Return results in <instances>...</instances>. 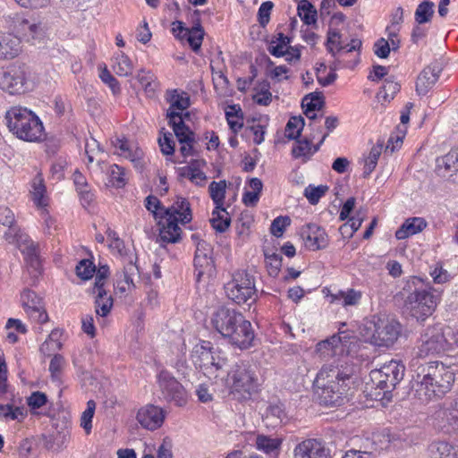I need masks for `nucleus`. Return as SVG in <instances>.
I'll return each instance as SVG.
<instances>
[{"label": "nucleus", "instance_id": "nucleus-45", "mask_svg": "<svg viewBox=\"0 0 458 458\" xmlns=\"http://www.w3.org/2000/svg\"><path fill=\"white\" fill-rule=\"evenodd\" d=\"M109 182L115 188H123L126 182V171L123 166L112 165L107 172Z\"/></svg>", "mask_w": 458, "mask_h": 458}, {"label": "nucleus", "instance_id": "nucleus-43", "mask_svg": "<svg viewBox=\"0 0 458 458\" xmlns=\"http://www.w3.org/2000/svg\"><path fill=\"white\" fill-rule=\"evenodd\" d=\"M304 125L305 120L301 115L291 117L285 126V136L289 140L299 139Z\"/></svg>", "mask_w": 458, "mask_h": 458}, {"label": "nucleus", "instance_id": "nucleus-21", "mask_svg": "<svg viewBox=\"0 0 458 458\" xmlns=\"http://www.w3.org/2000/svg\"><path fill=\"white\" fill-rule=\"evenodd\" d=\"M215 349L208 341H202L197 344L192 351V360L196 367L201 369H211V364H214Z\"/></svg>", "mask_w": 458, "mask_h": 458}, {"label": "nucleus", "instance_id": "nucleus-35", "mask_svg": "<svg viewBox=\"0 0 458 458\" xmlns=\"http://www.w3.org/2000/svg\"><path fill=\"white\" fill-rule=\"evenodd\" d=\"M4 118L8 128L15 129V124L18 122L29 124V109L27 107L13 106L6 112Z\"/></svg>", "mask_w": 458, "mask_h": 458}, {"label": "nucleus", "instance_id": "nucleus-31", "mask_svg": "<svg viewBox=\"0 0 458 458\" xmlns=\"http://www.w3.org/2000/svg\"><path fill=\"white\" fill-rule=\"evenodd\" d=\"M208 191L210 198L216 205L215 208L226 212L225 208L223 207L226 192V181L221 180L219 182H211L208 186Z\"/></svg>", "mask_w": 458, "mask_h": 458}, {"label": "nucleus", "instance_id": "nucleus-5", "mask_svg": "<svg viewBox=\"0 0 458 458\" xmlns=\"http://www.w3.org/2000/svg\"><path fill=\"white\" fill-rule=\"evenodd\" d=\"M225 384L233 397L241 402L250 400L260 386L255 368L246 360H239L231 366Z\"/></svg>", "mask_w": 458, "mask_h": 458}, {"label": "nucleus", "instance_id": "nucleus-60", "mask_svg": "<svg viewBox=\"0 0 458 458\" xmlns=\"http://www.w3.org/2000/svg\"><path fill=\"white\" fill-rule=\"evenodd\" d=\"M273 7L274 4L271 1H266L259 6L258 11V21L262 28H265L268 24Z\"/></svg>", "mask_w": 458, "mask_h": 458}, {"label": "nucleus", "instance_id": "nucleus-8", "mask_svg": "<svg viewBox=\"0 0 458 458\" xmlns=\"http://www.w3.org/2000/svg\"><path fill=\"white\" fill-rule=\"evenodd\" d=\"M404 373L405 366L392 360L379 369L371 371L370 377L376 387L383 391L384 397L389 399V395L403 379Z\"/></svg>", "mask_w": 458, "mask_h": 458}, {"label": "nucleus", "instance_id": "nucleus-50", "mask_svg": "<svg viewBox=\"0 0 458 458\" xmlns=\"http://www.w3.org/2000/svg\"><path fill=\"white\" fill-rule=\"evenodd\" d=\"M221 209L215 208L212 212V218L210 223L212 227L218 233H225L231 224V218L228 216V213L225 212L226 216L221 215Z\"/></svg>", "mask_w": 458, "mask_h": 458}, {"label": "nucleus", "instance_id": "nucleus-62", "mask_svg": "<svg viewBox=\"0 0 458 458\" xmlns=\"http://www.w3.org/2000/svg\"><path fill=\"white\" fill-rule=\"evenodd\" d=\"M143 156V150L137 146H133L128 154H125L124 157L130 159L136 169L141 170L144 165Z\"/></svg>", "mask_w": 458, "mask_h": 458}, {"label": "nucleus", "instance_id": "nucleus-20", "mask_svg": "<svg viewBox=\"0 0 458 458\" xmlns=\"http://www.w3.org/2000/svg\"><path fill=\"white\" fill-rule=\"evenodd\" d=\"M293 454L294 458H328V452L316 439H306L298 444Z\"/></svg>", "mask_w": 458, "mask_h": 458}, {"label": "nucleus", "instance_id": "nucleus-26", "mask_svg": "<svg viewBox=\"0 0 458 458\" xmlns=\"http://www.w3.org/2000/svg\"><path fill=\"white\" fill-rule=\"evenodd\" d=\"M4 238L9 243L16 244L23 257L25 264H29L28 235L16 226H11L4 233Z\"/></svg>", "mask_w": 458, "mask_h": 458}, {"label": "nucleus", "instance_id": "nucleus-16", "mask_svg": "<svg viewBox=\"0 0 458 458\" xmlns=\"http://www.w3.org/2000/svg\"><path fill=\"white\" fill-rule=\"evenodd\" d=\"M166 118L168 119V124L173 128L174 135L180 144L195 142V133L185 124L181 113L167 110Z\"/></svg>", "mask_w": 458, "mask_h": 458}, {"label": "nucleus", "instance_id": "nucleus-33", "mask_svg": "<svg viewBox=\"0 0 458 458\" xmlns=\"http://www.w3.org/2000/svg\"><path fill=\"white\" fill-rule=\"evenodd\" d=\"M282 439L259 435L256 438L257 448L267 454H277L281 448Z\"/></svg>", "mask_w": 458, "mask_h": 458}, {"label": "nucleus", "instance_id": "nucleus-14", "mask_svg": "<svg viewBox=\"0 0 458 458\" xmlns=\"http://www.w3.org/2000/svg\"><path fill=\"white\" fill-rule=\"evenodd\" d=\"M434 424L441 431L451 434L458 429V399L445 402L433 415Z\"/></svg>", "mask_w": 458, "mask_h": 458}, {"label": "nucleus", "instance_id": "nucleus-44", "mask_svg": "<svg viewBox=\"0 0 458 458\" xmlns=\"http://www.w3.org/2000/svg\"><path fill=\"white\" fill-rule=\"evenodd\" d=\"M114 71L119 76H128L131 74L133 65L129 58L123 52H120L114 58Z\"/></svg>", "mask_w": 458, "mask_h": 458}, {"label": "nucleus", "instance_id": "nucleus-52", "mask_svg": "<svg viewBox=\"0 0 458 458\" xmlns=\"http://www.w3.org/2000/svg\"><path fill=\"white\" fill-rule=\"evenodd\" d=\"M327 191V185L313 186L310 184L304 190V196L311 205H316Z\"/></svg>", "mask_w": 458, "mask_h": 458}, {"label": "nucleus", "instance_id": "nucleus-42", "mask_svg": "<svg viewBox=\"0 0 458 458\" xmlns=\"http://www.w3.org/2000/svg\"><path fill=\"white\" fill-rule=\"evenodd\" d=\"M383 148V143H377L376 146H373L369 151L368 157L365 159L364 170H363V177L367 178L370 175V174L375 170L377 160L381 155Z\"/></svg>", "mask_w": 458, "mask_h": 458}, {"label": "nucleus", "instance_id": "nucleus-64", "mask_svg": "<svg viewBox=\"0 0 458 458\" xmlns=\"http://www.w3.org/2000/svg\"><path fill=\"white\" fill-rule=\"evenodd\" d=\"M65 360L63 355L61 354H55L51 359L50 364H49V371L51 372V375L53 377H58L64 367Z\"/></svg>", "mask_w": 458, "mask_h": 458}, {"label": "nucleus", "instance_id": "nucleus-4", "mask_svg": "<svg viewBox=\"0 0 458 458\" xmlns=\"http://www.w3.org/2000/svg\"><path fill=\"white\" fill-rule=\"evenodd\" d=\"M162 218L165 221L158 222L159 234L157 242L161 247H165L167 243H176L181 241L182 229L178 223L185 225L192 219L191 204L187 199L177 197L175 201L170 207L163 208Z\"/></svg>", "mask_w": 458, "mask_h": 458}, {"label": "nucleus", "instance_id": "nucleus-59", "mask_svg": "<svg viewBox=\"0 0 458 458\" xmlns=\"http://www.w3.org/2000/svg\"><path fill=\"white\" fill-rule=\"evenodd\" d=\"M429 275L437 284H443L451 278L450 274L439 263L430 267Z\"/></svg>", "mask_w": 458, "mask_h": 458}, {"label": "nucleus", "instance_id": "nucleus-19", "mask_svg": "<svg viewBox=\"0 0 458 458\" xmlns=\"http://www.w3.org/2000/svg\"><path fill=\"white\" fill-rule=\"evenodd\" d=\"M442 72V66L439 63H431L423 69L420 73L416 81V91L419 95H426L429 89L435 85Z\"/></svg>", "mask_w": 458, "mask_h": 458}, {"label": "nucleus", "instance_id": "nucleus-55", "mask_svg": "<svg viewBox=\"0 0 458 458\" xmlns=\"http://www.w3.org/2000/svg\"><path fill=\"white\" fill-rule=\"evenodd\" d=\"M0 402V417L11 420H19L23 417V411L20 407L14 406L13 403H3Z\"/></svg>", "mask_w": 458, "mask_h": 458}, {"label": "nucleus", "instance_id": "nucleus-6", "mask_svg": "<svg viewBox=\"0 0 458 458\" xmlns=\"http://www.w3.org/2000/svg\"><path fill=\"white\" fill-rule=\"evenodd\" d=\"M402 325L394 318L373 316L366 324L370 332V344L377 347H392L402 333Z\"/></svg>", "mask_w": 458, "mask_h": 458}, {"label": "nucleus", "instance_id": "nucleus-40", "mask_svg": "<svg viewBox=\"0 0 458 458\" xmlns=\"http://www.w3.org/2000/svg\"><path fill=\"white\" fill-rule=\"evenodd\" d=\"M297 146L292 149V154L294 158L303 157L306 162L313 156L312 153V139L304 138L302 140H295Z\"/></svg>", "mask_w": 458, "mask_h": 458}, {"label": "nucleus", "instance_id": "nucleus-10", "mask_svg": "<svg viewBox=\"0 0 458 458\" xmlns=\"http://www.w3.org/2000/svg\"><path fill=\"white\" fill-rule=\"evenodd\" d=\"M31 186L32 191H30V199L33 202V206L38 210L40 217L44 220L47 226L49 227L53 222L50 215L51 199L40 173H38L34 177Z\"/></svg>", "mask_w": 458, "mask_h": 458}, {"label": "nucleus", "instance_id": "nucleus-48", "mask_svg": "<svg viewBox=\"0 0 458 458\" xmlns=\"http://www.w3.org/2000/svg\"><path fill=\"white\" fill-rule=\"evenodd\" d=\"M166 101L170 103L168 110L174 111H183L187 109L191 104L189 97L179 95L176 89L167 93Z\"/></svg>", "mask_w": 458, "mask_h": 458}, {"label": "nucleus", "instance_id": "nucleus-2", "mask_svg": "<svg viewBox=\"0 0 458 458\" xmlns=\"http://www.w3.org/2000/svg\"><path fill=\"white\" fill-rule=\"evenodd\" d=\"M454 378V371L438 361L419 365L412 376L413 387L422 401L443 397L451 390Z\"/></svg>", "mask_w": 458, "mask_h": 458}, {"label": "nucleus", "instance_id": "nucleus-22", "mask_svg": "<svg viewBox=\"0 0 458 458\" xmlns=\"http://www.w3.org/2000/svg\"><path fill=\"white\" fill-rule=\"evenodd\" d=\"M69 439L70 434L65 431H57L49 436L41 434L39 437L34 438L36 445L42 444L46 450L55 453L63 451L66 447Z\"/></svg>", "mask_w": 458, "mask_h": 458}, {"label": "nucleus", "instance_id": "nucleus-25", "mask_svg": "<svg viewBox=\"0 0 458 458\" xmlns=\"http://www.w3.org/2000/svg\"><path fill=\"white\" fill-rule=\"evenodd\" d=\"M21 39L19 36L6 34L0 37V60L12 59L21 52Z\"/></svg>", "mask_w": 458, "mask_h": 458}, {"label": "nucleus", "instance_id": "nucleus-63", "mask_svg": "<svg viewBox=\"0 0 458 458\" xmlns=\"http://www.w3.org/2000/svg\"><path fill=\"white\" fill-rule=\"evenodd\" d=\"M373 50L377 57L387 58L392 49L388 41L381 38L374 43Z\"/></svg>", "mask_w": 458, "mask_h": 458}, {"label": "nucleus", "instance_id": "nucleus-36", "mask_svg": "<svg viewBox=\"0 0 458 458\" xmlns=\"http://www.w3.org/2000/svg\"><path fill=\"white\" fill-rule=\"evenodd\" d=\"M49 403L47 395L40 391H34L30 393V416H38L40 414L52 417L51 409L46 412H39L38 409H40Z\"/></svg>", "mask_w": 458, "mask_h": 458}, {"label": "nucleus", "instance_id": "nucleus-61", "mask_svg": "<svg viewBox=\"0 0 458 458\" xmlns=\"http://www.w3.org/2000/svg\"><path fill=\"white\" fill-rule=\"evenodd\" d=\"M265 258L267 266L269 267V274L277 276L282 267V256L275 252L272 254L265 252Z\"/></svg>", "mask_w": 458, "mask_h": 458}, {"label": "nucleus", "instance_id": "nucleus-13", "mask_svg": "<svg viewBox=\"0 0 458 458\" xmlns=\"http://www.w3.org/2000/svg\"><path fill=\"white\" fill-rule=\"evenodd\" d=\"M243 314L234 308L226 305L217 307L212 313L210 324L212 327L222 336L229 334L235 324L242 319Z\"/></svg>", "mask_w": 458, "mask_h": 458}, {"label": "nucleus", "instance_id": "nucleus-51", "mask_svg": "<svg viewBox=\"0 0 458 458\" xmlns=\"http://www.w3.org/2000/svg\"><path fill=\"white\" fill-rule=\"evenodd\" d=\"M204 35V30H195L191 28L188 31H186V34L184 35V39L188 42L191 50L196 54H198L200 50Z\"/></svg>", "mask_w": 458, "mask_h": 458}, {"label": "nucleus", "instance_id": "nucleus-47", "mask_svg": "<svg viewBox=\"0 0 458 458\" xmlns=\"http://www.w3.org/2000/svg\"><path fill=\"white\" fill-rule=\"evenodd\" d=\"M401 85L394 81V76L386 78L384 84L377 93V98H382L386 101L392 100L395 94L399 92Z\"/></svg>", "mask_w": 458, "mask_h": 458}, {"label": "nucleus", "instance_id": "nucleus-23", "mask_svg": "<svg viewBox=\"0 0 458 458\" xmlns=\"http://www.w3.org/2000/svg\"><path fill=\"white\" fill-rule=\"evenodd\" d=\"M45 259L39 244L30 241V286H35L42 278Z\"/></svg>", "mask_w": 458, "mask_h": 458}, {"label": "nucleus", "instance_id": "nucleus-34", "mask_svg": "<svg viewBox=\"0 0 458 458\" xmlns=\"http://www.w3.org/2000/svg\"><path fill=\"white\" fill-rule=\"evenodd\" d=\"M194 267L197 281H200L204 275L209 276H213L216 272L215 261L213 257H203L194 259Z\"/></svg>", "mask_w": 458, "mask_h": 458}, {"label": "nucleus", "instance_id": "nucleus-37", "mask_svg": "<svg viewBox=\"0 0 458 458\" xmlns=\"http://www.w3.org/2000/svg\"><path fill=\"white\" fill-rule=\"evenodd\" d=\"M297 11L303 23L307 25L316 23L318 12L310 2L308 0H301L298 4Z\"/></svg>", "mask_w": 458, "mask_h": 458}, {"label": "nucleus", "instance_id": "nucleus-1", "mask_svg": "<svg viewBox=\"0 0 458 458\" xmlns=\"http://www.w3.org/2000/svg\"><path fill=\"white\" fill-rule=\"evenodd\" d=\"M354 373L355 366L347 361L324 365L315 380L318 403L327 407L343 405L348 400Z\"/></svg>", "mask_w": 458, "mask_h": 458}, {"label": "nucleus", "instance_id": "nucleus-24", "mask_svg": "<svg viewBox=\"0 0 458 458\" xmlns=\"http://www.w3.org/2000/svg\"><path fill=\"white\" fill-rule=\"evenodd\" d=\"M436 171L438 175L453 176L458 179V148L451 149L446 155L437 158Z\"/></svg>", "mask_w": 458, "mask_h": 458}, {"label": "nucleus", "instance_id": "nucleus-27", "mask_svg": "<svg viewBox=\"0 0 458 458\" xmlns=\"http://www.w3.org/2000/svg\"><path fill=\"white\" fill-rule=\"evenodd\" d=\"M427 226V222L422 217H410L395 232L398 240H404L413 234L421 232Z\"/></svg>", "mask_w": 458, "mask_h": 458}, {"label": "nucleus", "instance_id": "nucleus-11", "mask_svg": "<svg viewBox=\"0 0 458 458\" xmlns=\"http://www.w3.org/2000/svg\"><path fill=\"white\" fill-rule=\"evenodd\" d=\"M223 339L232 346L247 350L254 346L255 332L251 323L243 315Z\"/></svg>", "mask_w": 458, "mask_h": 458}, {"label": "nucleus", "instance_id": "nucleus-30", "mask_svg": "<svg viewBox=\"0 0 458 458\" xmlns=\"http://www.w3.org/2000/svg\"><path fill=\"white\" fill-rule=\"evenodd\" d=\"M325 106V98L321 91H314L307 94L301 100V107L305 115L319 111Z\"/></svg>", "mask_w": 458, "mask_h": 458}, {"label": "nucleus", "instance_id": "nucleus-17", "mask_svg": "<svg viewBox=\"0 0 458 458\" xmlns=\"http://www.w3.org/2000/svg\"><path fill=\"white\" fill-rule=\"evenodd\" d=\"M0 88L10 94H20L25 91V77L16 68L0 69Z\"/></svg>", "mask_w": 458, "mask_h": 458}, {"label": "nucleus", "instance_id": "nucleus-54", "mask_svg": "<svg viewBox=\"0 0 458 458\" xmlns=\"http://www.w3.org/2000/svg\"><path fill=\"white\" fill-rule=\"evenodd\" d=\"M96 410V403L93 400H89L87 403V408L82 412L81 419V426L87 434H89L92 428V419Z\"/></svg>", "mask_w": 458, "mask_h": 458}, {"label": "nucleus", "instance_id": "nucleus-9", "mask_svg": "<svg viewBox=\"0 0 458 458\" xmlns=\"http://www.w3.org/2000/svg\"><path fill=\"white\" fill-rule=\"evenodd\" d=\"M157 383L162 395L168 403L183 407L188 401L187 391L183 386L167 370H161L157 376Z\"/></svg>", "mask_w": 458, "mask_h": 458}, {"label": "nucleus", "instance_id": "nucleus-29", "mask_svg": "<svg viewBox=\"0 0 458 458\" xmlns=\"http://www.w3.org/2000/svg\"><path fill=\"white\" fill-rule=\"evenodd\" d=\"M95 297V311L98 316L106 317L113 307V298L107 295L106 289H93Z\"/></svg>", "mask_w": 458, "mask_h": 458}, {"label": "nucleus", "instance_id": "nucleus-18", "mask_svg": "<svg viewBox=\"0 0 458 458\" xmlns=\"http://www.w3.org/2000/svg\"><path fill=\"white\" fill-rule=\"evenodd\" d=\"M165 414L161 408L148 404L139 410L137 413L138 422L148 430L160 428L164 422Z\"/></svg>", "mask_w": 458, "mask_h": 458}, {"label": "nucleus", "instance_id": "nucleus-15", "mask_svg": "<svg viewBox=\"0 0 458 458\" xmlns=\"http://www.w3.org/2000/svg\"><path fill=\"white\" fill-rule=\"evenodd\" d=\"M300 233L305 242V246L310 250L325 249L329 243L325 229L317 224L310 223L302 225Z\"/></svg>", "mask_w": 458, "mask_h": 458}, {"label": "nucleus", "instance_id": "nucleus-56", "mask_svg": "<svg viewBox=\"0 0 458 458\" xmlns=\"http://www.w3.org/2000/svg\"><path fill=\"white\" fill-rule=\"evenodd\" d=\"M291 224L289 216H280L275 218L270 225V233L276 237H281L287 226Z\"/></svg>", "mask_w": 458, "mask_h": 458}, {"label": "nucleus", "instance_id": "nucleus-46", "mask_svg": "<svg viewBox=\"0 0 458 458\" xmlns=\"http://www.w3.org/2000/svg\"><path fill=\"white\" fill-rule=\"evenodd\" d=\"M30 319L39 324L47 323L49 318L42 299L38 298L37 301L30 300Z\"/></svg>", "mask_w": 458, "mask_h": 458}, {"label": "nucleus", "instance_id": "nucleus-12", "mask_svg": "<svg viewBox=\"0 0 458 458\" xmlns=\"http://www.w3.org/2000/svg\"><path fill=\"white\" fill-rule=\"evenodd\" d=\"M419 346L420 356L440 353L446 350V339L444 336V327L435 325L428 327L420 335Z\"/></svg>", "mask_w": 458, "mask_h": 458}, {"label": "nucleus", "instance_id": "nucleus-38", "mask_svg": "<svg viewBox=\"0 0 458 458\" xmlns=\"http://www.w3.org/2000/svg\"><path fill=\"white\" fill-rule=\"evenodd\" d=\"M47 136L42 121L30 110V142H43Z\"/></svg>", "mask_w": 458, "mask_h": 458}, {"label": "nucleus", "instance_id": "nucleus-57", "mask_svg": "<svg viewBox=\"0 0 458 458\" xmlns=\"http://www.w3.org/2000/svg\"><path fill=\"white\" fill-rule=\"evenodd\" d=\"M99 77L101 81L110 88L114 95L120 94L121 87L119 81L111 74L106 66L100 72Z\"/></svg>", "mask_w": 458, "mask_h": 458}, {"label": "nucleus", "instance_id": "nucleus-49", "mask_svg": "<svg viewBox=\"0 0 458 458\" xmlns=\"http://www.w3.org/2000/svg\"><path fill=\"white\" fill-rule=\"evenodd\" d=\"M236 106L235 105L231 106L233 111H227L225 113L228 125L234 133L238 132L243 127L242 109L240 106L237 108Z\"/></svg>", "mask_w": 458, "mask_h": 458}, {"label": "nucleus", "instance_id": "nucleus-39", "mask_svg": "<svg viewBox=\"0 0 458 458\" xmlns=\"http://www.w3.org/2000/svg\"><path fill=\"white\" fill-rule=\"evenodd\" d=\"M340 340L337 335H332L329 338L318 342L316 344V353L324 358L335 355Z\"/></svg>", "mask_w": 458, "mask_h": 458}, {"label": "nucleus", "instance_id": "nucleus-32", "mask_svg": "<svg viewBox=\"0 0 458 458\" xmlns=\"http://www.w3.org/2000/svg\"><path fill=\"white\" fill-rule=\"evenodd\" d=\"M432 458H456L457 453L451 444L445 441L433 442L428 446Z\"/></svg>", "mask_w": 458, "mask_h": 458}, {"label": "nucleus", "instance_id": "nucleus-3", "mask_svg": "<svg viewBox=\"0 0 458 458\" xmlns=\"http://www.w3.org/2000/svg\"><path fill=\"white\" fill-rule=\"evenodd\" d=\"M403 290L407 294L405 306L411 316L418 321H423L432 315L441 301L443 293L441 287H433L429 282L420 276L410 277Z\"/></svg>", "mask_w": 458, "mask_h": 458}, {"label": "nucleus", "instance_id": "nucleus-7", "mask_svg": "<svg viewBox=\"0 0 458 458\" xmlns=\"http://www.w3.org/2000/svg\"><path fill=\"white\" fill-rule=\"evenodd\" d=\"M226 296L237 304H244L249 301H256L258 294L255 287V277L246 270H237L233 274L232 280L225 285Z\"/></svg>", "mask_w": 458, "mask_h": 458}, {"label": "nucleus", "instance_id": "nucleus-58", "mask_svg": "<svg viewBox=\"0 0 458 458\" xmlns=\"http://www.w3.org/2000/svg\"><path fill=\"white\" fill-rule=\"evenodd\" d=\"M158 144L160 146L161 152L164 155H174L175 150V143L173 140V135L171 132H164L163 137L158 138Z\"/></svg>", "mask_w": 458, "mask_h": 458}, {"label": "nucleus", "instance_id": "nucleus-53", "mask_svg": "<svg viewBox=\"0 0 458 458\" xmlns=\"http://www.w3.org/2000/svg\"><path fill=\"white\" fill-rule=\"evenodd\" d=\"M75 270L78 277H80L82 280H89L93 276L96 271V266L91 260L85 259H81L78 263Z\"/></svg>", "mask_w": 458, "mask_h": 458}, {"label": "nucleus", "instance_id": "nucleus-41", "mask_svg": "<svg viewBox=\"0 0 458 458\" xmlns=\"http://www.w3.org/2000/svg\"><path fill=\"white\" fill-rule=\"evenodd\" d=\"M434 14V3L429 0L421 2L415 11V21L418 24L429 22Z\"/></svg>", "mask_w": 458, "mask_h": 458}, {"label": "nucleus", "instance_id": "nucleus-28", "mask_svg": "<svg viewBox=\"0 0 458 458\" xmlns=\"http://www.w3.org/2000/svg\"><path fill=\"white\" fill-rule=\"evenodd\" d=\"M265 420L273 427L280 426L288 420L284 405L280 403H270L266 411Z\"/></svg>", "mask_w": 458, "mask_h": 458}]
</instances>
